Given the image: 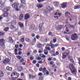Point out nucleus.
<instances>
[{
    "label": "nucleus",
    "mask_w": 80,
    "mask_h": 80,
    "mask_svg": "<svg viewBox=\"0 0 80 80\" xmlns=\"http://www.w3.org/2000/svg\"><path fill=\"white\" fill-rule=\"evenodd\" d=\"M69 69H70L71 73L72 74H74L75 73V75H76V73H77V70L75 68V67L73 66V65L72 64H70L69 65Z\"/></svg>",
    "instance_id": "1"
},
{
    "label": "nucleus",
    "mask_w": 80,
    "mask_h": 80,
    "mask_svg": "<svg viewBox=\"0 0 80 80\" xmlns=\"http://www.w3.org/2000/svg\"><path fill=\"white\" fill-rule=\"evenodd\" d=\"M5 41V40H4L3 39H1L0 40V46L2 47V48H5V44H4V42Z\"/></svg>",
    "instance_id": "2"
},
{
    "label": "nucleus",
    "mask_w": 80,
    "mask_h": 80,
    "mask_svg": "<svg viewBox=\"0 0 80 80\" xmlns=\"http://www.w3.org/2000/svg\"><path fill=\"white\" fill-rule=\"evenodd\" d=\"M20 75V74L18 73H17L16 72H14L12 74H11V77H13V76H15L16 77L15 78H17L18 77H19Z\"/></svg>",
    "instance_id": "3"
},
{
    "label": "nucleus",
    "mask_w": 80,
    "mask_h": 80,
    "mask_svg": "<svg viewBox=\"0 0 80 80\" xmlns=\"http://www.w3.org/2000/svg\"><path fill=\"white\" fill-rule=\"evenodd\" d=\"M18 3H14L12 5V8H16V11H18Z\"/></svg>",
    "instance_id": "4"
},
{
    "label": "nucleus",
    "mask_w": 80,
    "mask_h": 80,
    "mask_svg": "<svg viewBox=\"0 0 80 80\" xmlns=\"http://www.w3.org/2000/svg\"><path fill=\"white\" fill-rule=\"evenodd\" d=\"M77 38V35L76 34H72L71 36V39L72 40H76Z\"/></svg>",
    "instance_id": "5"
},
{
    "label": "nucleus",
    "mask_w": 80,
    "mask_h": 80,
    "mask_svg": "<svg viewBox=\"0 0 80 80\" xmlns=\"http://www.w3.org/2000/svg\"><path fill=\"white\" fill-rule=\"evenodd\" d=\"M10 62V60L8 58H6L3 61L4 63L6 64L7 63H9Z\"/></svg>",
    "instance_id": "6"
},
{
    "label": "nucleus",
    "mask_w": 80,
    "mask_h": 80,
    "mask_svg": "<svg viewBox=\"0 0 80 80\" xmlns=\"http://www.w3.org/2000/svg\"><path fill=\"white\" fill-rule=\"evenodd\" d=\"M30 17V14L28 13H27L24 16V19L27 20V19H28Z\"/></svg>",
    "instance_id": "7"
},
{
    "label": "nucleus",
    "mask_w": 80,
    "mask_h": 80,
    "mask_svg": "<svg viewBox=\"0 0 80 80\" xmlns=\"http://www.w3.org/2000/svg\"><path fill=\"white\" fill-rule=\"evenodd\" d=\"M67 4L66 2H64L61 4V7L62 8H67Z\"/></svg>",
    "instance_id": "8"
},
{
    "label": "nucleus",
    "mask_w": 80,
    "mask_h": 80,
    "mask_svg": "<svg viewBox=\"0 0 80 80\" xmlns=\"http://www.w3.org/2000/svg\"><path fill=\"white\" fill-rule=\"evenodd\" d=\"M39 28L41 31H42V30H43L44 29V28L42 27V25L41 24H39Z\"/></svg>",
    "instance_id": "9"
},
{
    "label": "nucleus",
    "mask_w": 80,
    "mask_h": 80,
    "mask_svg": "<svg viewBox=\"0 0 80 80\" xmlns=\"http://www.w3.org/2000/svg\"><path fill=\"white\" fill-rule=\"evenodd\" d=\"M37 7L38 8H42L43 7V5L42 4H38L37 5Z\"/></svg>",
    "instance_id": "10"
},
{
    "label": "nucleus",
    "mask_w": 80,
    "mask_h": 80,
    "mask_svg": "<svg viewBox=\"0 0 80 80\" xmlns=\"http://www.w3.org/2000/svg\"><path fill=\"white\" fill-rule=\"evenodd\" d=\"M18 24L20 27V28H23V24L21 23L20 22H19Z\"/></svg>",
    "instance_id": "11"
},
{
    "label": "nucleus",
    "mask_w": 80,
    "mask_h": 80,
    "mask_svg": "<svg viewBox=\"0 0 80 80\" xmlns=\"http://www.w3.org/2000/svg\"><path fill=\"white\" fill-rule=\"evenodd\" d=\"M18 72H21L23 70V68L22 67H18Z\"/></svg>",
    "instance_id": "12"
},
{
    "label": "nucleus",
    "mask_w": 80,
    "mask_h": 80,
    "mask_svg": "<svg viewBox=\"0 0 80 80\" xmlns=\"http://www.w3.org/2000/svg\"><path fill=\"white\" fill-rule=\"evenodd\" d=\"M6 69L8 71H12V68H10L8 66L6 68Z\"/></svg>",
    "instance_id": "13"
},
{
    "label": "nucleus",
    "mask_w": 80,
    "mask_h": 80,
    "mask_svg": "<svg viewBox=\"0 0 80 80\" xmlns=\"http://www.w3.org/2000/svg\"><path fill=\"white\" fill-rule=\"evenodd\" d=\"M36 76H32V75H29V79H31V78H35Z\"/></svg>",
    "instance_id": "14"
},
{
    "label": "nucleus",
    "mask_w": 80,
    "mask_h": 80,
    "mask_svg": "<svg viewBox=\"0 0 80 80\" xmlns=\"http://www.w3.org/2000/svg\"><path fill=\"white\" fill-rule=\"evenodd\" d=\"M70 15V14L69 12H66L65 13V16L66 17H68V16Z\"/></svg>",
    "instance_id": "15"
},
{
    "label": "nucleus",
    "mask_w": 80,
    "mask_h": 80,
    "mask_svg": "<svg viewBox=\"0 0 80 80\" xmlns=\"http://www.w3.org/2000/svg\"><path fill=\"white\" fill-rule=\"evenodd\" d=\"M35 28L34 25H31L29 28L30 30H33Z\"/></svg>",
    "instance_id": "16"
},
{
    "label": "nucleus",
    "mask_w": 80,
    "mask_h": 80,
    "mask_svg": "<svg viewBox=\"0 0 80 80\" xmlns=\"http://www.w3.org/2000/svg\"><path fill=\"white\" fill-rule=\"evenodd\" d=\"M80 8V6H75L74 8L75 10H76V9H79Z\"/></svg>",
    "instance_id": "17"
},
{
    "label": "nucleus",
    "mask_w": 80,
    "mask_h": 80,
    "mask_svg": "<svg viewBox=\"0 0 80 80\" xmlns=\"http://www.w3.org/2000/svg\"><path fill=\"white\" fill-rule=\"evenodd\" d=\"M16 23H17V22L15 20L12 21L11 22V24H13V25H16Z\"/></svg>",
    "instance_id": "18"
},
{
    "label": "nucleus",
    "mask_w": 80,
    "mask_h": 80,
    "mask_svg": "<svg viewBox=\"0 0 80 80\" xmlns=\"http://www.w3.org/2000/svg\"><path fill=\"white\" fill-rule=\"evenodd\" d=\"M10 28L11 30H14V29H15L16 28L15 27L13 26V25H11L10 26Z\"/></svg>",
    "instance_id": "19"
},
{
    "label": "nucleus",
    "mask_w": 80,
    "mask_h": 80,
    "mask_svg": "<svg viewBox=\"0 0 80 80\" xmlns=\"http://www.w3.org/2000/svg\"><path fill=\"white\" fill-rule=\"evenodd\" d=\"M23 18V14H21L19 16V20H22Z\"/></svg>",
    "instance_id": "20"
},
{
    "label": "nucleus",
    "mask_w": 80,
    "mask_h": 80,
    "mask_svg": "<svg viewBox=\"0 0 80 80\" xmlns=\"http://www.w3.org/2000/svg\"><path fill=\"white\" fill-rule=\"evenodd\" d=\"M8 10H9V8L8 7L4 9V12H7Z\"/></svg>",
    "instance_id": "21"
},
{
    "label": "nucleus",
    "mask_w": 80,
    "mask_h": 80,
    "mask_svg": "<svg viewBox=\"0 0 80 80\" xmlns=\"http://www.w3.org/2000/svg\"><path fill=\"white\" fill-rule=\"evenodd\" d=\"M8 13L7 12H5L4 14H3V16L4 17H7V16H8Z\"/></svg>",
    "instance_id": "22"
},
{
    "label": "nucleus",
    "mask_w": 80,
    "mask_h": 80,
    "mask_svg": "<svg viewBox=\"0 0 80 80\" xmlns=\"http://www.w3.org/2000/svg\"><path fill=\"white\" fill-rule=\"evenodd\" d=\"M9 30V28H8V27L4 29V31H5V32H7V31H8Z\"/></svg>",
    "instance_id": "23"
},
{
    "label": "nucleus",
    "mask_w": 80,
    "mask_h": 80,
    "mask_svg": "<svg viewBox=\"0 0 80 80\" xmlns=\"http://www.w3.org/2000/svg\"><path fill=\"white\" fill-rule=\"evenodd\" d=\"M0 77H3V73L2 71H0Z\"/></svg>",
    "instance_id": "24"
},
{
    "label": "nucleus",
    "mask_w": 80,
    "mask_h": 80,
    "mask_svg": "<svg viewBox=\"0 0 80 80\" xmlns=\"http://www.w3.org/2000/svg\"><path fill=\"white\" fill-rule=\"evenodd\" d=\"M46 69L47 68L45 67L43 68L42 69V73H45L46 72Z\"/></svg>",
    "instance_id": "25"
},
{
    "label": "nucleus",
    "mask_w": 80,
    "mask_h": 80,
    "mask_svg": "<svg viewBox=\"0 0 80 80\" xmlns=\"http://www.w3.org/2000/svg\"><path fill=\"white\" fill-rule=\"evenodd\" d=\"M25 41H26V42H30V39H29L28 38H26Z\"/></svg>",
    "instance_id": "26"
},
{
    "label": "nucleus",
    "mask_w": 80,
    "mask_h": 80,
    "mask_svg": "<svg viewBox=\"0 0 80 80\" xmlns=\"http://www.w3.org/2000/svg\"><path fill=\"white\" fill-rule=\"evenodd\" d=\"M38 52L39 53H42L43 52V49L42 48L40 49L39 50Z\"/></svg>",
    "instance_id": "27"
},
{
    "label": "nucleus",
    "mask_w": 80,
    "mask_h": 80,
    "mask_svg": "<svg viewBox=\"0 0 80 80\" xmlns=\"http://www.w3.org/2000/svg\"><path fill=\"white\" fill-rule=\"evenodd\" d=\"M47 10L48 11H51L52 10V8H50V7H49L47 8Z\"/></svg>",
    "instance_id": "28"
},
{
    "label": "nucleus",
    "mask_w": 80,
    "mask_h": 80,
    "mask_svg": "<svg viewBox=\"0 0 80 80\" xmlns=\"http://www.w3.org/2000/svg\"><path fill=\"white\" fill-rule=\"evenodd\" d=\"M44 62H45V60H44L43 61H40L38 62V63L41 64L42 63H44Z\"/></svg>",
    "instance_id": "29"
},
{
    "label": "nucleus",
    "mask_w": 80,
    "mask_h": 80,
    "mask_svg": "<svg viewBox=\"0 0 80 80\" xmlns=\"http://www.w3.org/2000/svg\"><path fill=\"white\" fill-rule=\"evenodd\" d=\"M16 58H18V59L19 60H20L21 58V56H16Z\"/></svg>",
    "instance_id": "30"
},
{
    "label": "nucleus",
    "mask_w": 80,
    "mask_h": 80,
    "mask_svg": "<svg viewBox=\"0 0 80 80\" xmlns=\"http://www.w3.org/2000/svg\"><path fill=\"white\" fill-rule=\"evenodd\" d=\"M59 28L58 29V30H61L62 28H63V26L61 25L59 26Z\"/></svg>",
    "instance_id": "31"
},
{
    "label": "nucleus",
    "mask_w": 80,
    "mask_h": 80,
    "mask_svg": "<svg viewBox=\"0 0 80 80\" xmlns=\"http://www.w3.org/2000/svg\"><path fill=\"white\" fill-rule=\"evenodd\" d=\"M67 57V56L65 55H62V59H65Z\"/></svg>",
    "instance_id": "32"
},
{
    "label": "nucleus",
    "mask_w": 80,
    "mask_h": 80,
    "mask_svg": "<svg viewBox=\"0 0 80 80\" xmlns=\"http://www.w3.org/2000/svg\"><path fill=\"white\" fill-rule=\"evenodd\" d=\"M22 56H23V57H27V54H26L25 53H23L22 54Z\"/></svg>",
    "instance_id": "33"
},
{
    "label": "nucleus",
    "mask_w": 80,
    "mask_h": 80,
    "mask_svg": "<svg viewBox=\"0 0 80 80\" xmlns=\"http://www.w3.org/2000/svg\"><path fill=\"white\" fill-rule=\"evenodd\" d=\"M45 48L46 49V50H48L49 51H50V48L49 47H45Z\"/></svg>",
    "instance_id": "34"
},
{
    "label": "nucleus",
    "mask_w": 80,
    "mask_h": 80,
    "mask_svg": "<svg viewBox=\"0 0 80 80\" xmlns=\"http://www.w3.org/2000/svg\"><path fill=\"white\" fill-rule=\"evenodd\" d=\"M38 48H41L42 47V45L40 44H39L38 45Z\"/></svg>",
    "instance_id": "35"
},
{
    "label": "nucleus",
    "mask_w": 80,
    "mask_h": 80,
    "mask_svg": "<svg viewBox=\"0 0 80 80\" xmlns=\"http://www.w3.org/2000/svg\"><path fill=\"white\" fill-rule=\"evenodd\" d=\"M4 34V33L3 32H0V36H1V35H3Z\"/></svg>",
    "instance_id": "36"
},
{
    "label": "nucleus",
    "mask_w": 80,
    "mask_h": 80,
    "mask_svg": "<svg viewBox=\"0 0 80 80\" xmlns=\"http://www.w3.org/2000/svg\"><path fill=\"white\" fill-rule=\"evenodd\" d=\"M43 78L42 77H40L39 78V80H43Z\"/></svg>",
    "instance_id": "37"
},
{
    "label": "nucleus",
    "mask_w": 80,
    "mask_h": 80,
    "mask_svg": "<svg viewBox=\"0 0 80 80\" xmlns=\"http://www.w3.org/2000/svg\"><path fill=\"white\" fill-rule=\"evenodd\" d=\"M38 76H42L43 75V73L42 72H40L38 74Z\"/></svg>",
    "instance_id": "38"
},
{
    "label": "nucleus",
    "mask_w": 80,
    "mask_h": 80,
    "mask_svg": "<svg viewBox=\"0 0 80 80\" xmlns=\"http://www.w3.org/2000/svg\"><path fill=\"white\" fill-rule=\"evenodd\" d=\"M22 3H24L25 2V0H20Z\"/></svg>",
    "instance_id": "39"
},
{
    "label": "nucleus",
    "mask_w": 80,
    "mask_h": 80,
    "mask_svg": "<svg viewBox=\"0 0 80 80\" xmlns=\"http://www.w3.org/2000/svg\"><path fill=\"white\" fill-rule=\"evenodd\" d=\"M38 1L39 3H40L41 2H44L45 0H38Z\"/></svg>",
    "instance_id": "40"
},
{
    "label": "nucleus",
    "mask_w": 80,
    "mask_h": 80,
    "mask_svg": "<svg viewBox=\"0 0 80 80\" xmlns=\"http://www.w3.org/2000/svg\"><path fill=\"white\" fill-rule=\"evenodd\" d=\"M51 48H54V47H55V45L54 44H52L51 46Z\"/></svg>",
    "instance_id": "41"
},
{
    "label": "nucleus",
    "mask_w": 80,
    "mask_h": 80,
    "mask_svg": "<svg viewBox=\"0 0 80 80\" xmlns=\"http://www.w3.org/2000/svg\"><path fill=\"white\" fill-rule=\"evenodd\" d=\"M24 61V59H23L22 58L21 59L20 61V63H22V62H23Z\"/></svg>",
    "instance_id": "42"
},
{
    "label": "nucleus",
    "mask_w": 80,
    "mask_h": 80,
    "mask_svg": "<svg viewBox=\"0 0 80 80\" xmlns=\"http://www.w3.org/2000/svg\"><path fill=\"white\" fill-rule=\"evenodd\" d=\"M54 3L56 5H58V4H59V2H54Z\"/></svg>",
    "instance_id": "43"
},
{
    "label": "nucleus",
    "mask_w": 80,
    "mask_h": 80,
    "mask_svg": "<svg viewBox=\"0 0 80 80\" xmlns=\"http://www.w3.org/2000/svg\"><path fill=\"white\" fill-rule=\"evenodd\" d=\"M70 62H71V63H73L74 61L72 59H71L70 60Z\"/></svg>",
    "instance_id": "44"
},
{
    "label": "nucleus",
    "mask_w": 80,
    "mask_h": 80,
    "mask_svg": "<svg viewBox=\"0 0 80 80\" xmlns=\"http://www.w3.org/2000/svg\"><path fill=\"white\" fill-rule=\"evenodd\" d=\"M40 38V37L39 35H37L36 36V38L37 39H39V38Z\"/></svg>",
    "instance_id": "45"
},
{
    "label": "nucleus",
    "mask_w": 80,
    "mask_h": 80,
    "mask_svg": "<svg viewBox=\"0 0 80 80\" xmlns=\"http://www.w3.org/2000/svg\"><path fill=\"white\" fill-rule=\"evenodd\" d=\"M21 42H24V38H22L21 39Z\"/></svg>",
    "instance_id": "46"
},
{
    "label": "nucleus",
    "mask_w": 80,
    "mask_h": 80,
    "mask_svg": "<svg viewBox=\"0 0 80 80\" xmlns=\"http://www.w3.org/2000/svg\"><path fill=\"white\" fill-rule=\"evenodd\" d=\"M57 42V39L56 38L54 39L53 40V42L54 43H55V42Z\"/></svg>",
    "instance_id": "47"
},
{
    "label": "nucleus",
    "mask_w": 80,
    "mask_h": 80,
    "mask_svg": "<svg viewBox=\"0 0 80 80\" xmlns=\"http://www.w3.org/2000/svg\"><path fill=\"white\" fill-rule=\"evenodd\" d=\"M54 63V62L53 61L51 62L50 63V65H53V63Z\"/></svg>",
    "instance_id": "48"
},
{
    "label": "nucleus",
    "mask_w": 80,
    "mask_h": 80,
    "mask_svg": "<svg viewBox=\"0 0 80 80\" xmlns=\"http://www.w3.org/2000/svg\"><path fill=\"white\" fill-rule=\"evenodd\" d=\"M9 40L10 41H12V38L11 37H9Z\"/></svg>",
    "instance_id": "49"
},
{
    "label": "nucleus",
    "mask_w": 80,
    "mask_h": 80,
    "mask_svg": "<svg viewBox=\"0 0 80 80\" xmlns=\"http://www.w3.org/2000/svg\"><path fill=\"white\" fill-rule=\"evenodd\" d=\"M52 60V58H49L48 59V61H51Z\"/></svg>",
    "instance_id": "50"
},
{
    "label": "nucleus",
    "mask_w": 80,
    "mask_h": 80,
    "mask_svg": "<svg viewBox=\"0 0 80 80\" xmlns=\"http://www.w3.org/2000/svg\"><path fill=\"white\" fill-rule=\"evenodd\" d=\"M13 18H14V19H17V17H16V16L15 15H14L13 16Z\"/></svg>",
    "instance_id": "51"
},
{
    "label": "nucleus",
    "mask_w": 80,
    "mask_h": 80,
    "mask_svg": "<svg viewBox=\"0 0 80 80\" xmlns=\"http://www.w3.org/2000/svg\"><path fill=\"white\" fill-rule=\"evenodd\" d=\"M48 40H49V39H48V38H46L45 40V41L46 42H47Z\"/></svg>",
    "instance_id": "52"
},
{
    "label": "nucleus",
    "mask_w": 80,
    "mask_h": 80,
    "mask_svg": "<svg viewBox=\"0 0 80 80\" xmlns=\"http://www.w3.org/2000/svg\"><path fill=\"white\" fill-rule=\"evenodd\" d=\"M48 34L49 35H51V36H52V32H50L48 33Z\"/></svg>",
    "instance_id": "53"
},
{
    "label": "nucleus",
    "mask_w": 80,
    "mask_h": 80,
    "mask_svg": "<svg viewBox=\"0 0 80 80\" xmlns=\"http://www.w3.org/2000/svg\"><path fill=\"white\" fill-rule=\"evenodd\" d=\"M43 71V68H39V71L40 72H42V71Z\"/></svg>",
    "instance_id": "54"
},
{
    "label": "nucleus",
    "mask_w": 80,
    "mask_h": 80,
    "mask_svg": "<svg viewBox=\"0 0 80 80\" xmlns=\"http://www.w3.org/2000/svg\"><path fill=\"white\" fill-rule=\"evenodd\" d=\"M52 61H56V58H54L52 59Z\"/></svg>",
    "instance_id": "55"
},
{
    "label": "nucleus",
    "mask_w": 80,
    "mask_h": 80,
    "mask_svg": "<svg viewBox=\"0 0 80 80\" xmlns=\"http://www.w3.org/2000/svg\"><path fill=\"white\" fill-rule=\"evenodd\" d=\"M36 67H37L38 68L40 67V64H36Z\"/></svg>",
    "instance_id": "56"
},
{
    "label": "nucleus",
    "mask_w": 80,
    "mask_h": 80,
    "mask_svg": "<svg viewBox=\"0 0 80 80\" xmlns=\"http://www.w3.org/2000/svg\"><path fill=\"white\" fill-rule=\"evenodd\" d=\"M45 57H46V56H45V55L42 54V58H45Z\"/></svg>",
    "instance_id": "57"
},
{
    "label": "nucleus",
    "mask_w": 80,
    "mask_h": 80,
    "mask_svg": "<svg viewBox=\"0 0 80 80\" xmlns=\"http://www.w3.org/2000/svg\"><path fill=\"white\" fill-rule=\"evenodd\" d=\"M37 60H41V58H40V57H38L37 58Z\"/></svg>",
    "instance_id": "58"
},
{
    "label": "nucleus",
    "mask_w": 80,
    "mask_h": 80,
    "mask_svg": "<svg viewBox=\"0 0 80 80\" xmlns=\"http://www.w3.org/2000/svg\"><path fill=\"white\" fill-rule=\"evenodd\" d=\"M56 55H59V52H58L57 51V52H56Z\"/></svg>",
    "instance_id": "59"
},
{
    "label": "nucleus",
    "mask_w": 80,
    "mask_h": 80,
    "mask_svg": "<svg viewBox=\"0 0 80 80\" xmlns=\"http://www.w3.org/2000/svg\"><path fill=\"white\" fill-rule=\"evenodd\" d=\"M61 50H62V51H64L65 50V48H64V47L62 48Z\"/></svg>",
    "instance_id": "60"
},
{
    "label": "nucleus",
    "mask_w": 80,
    "mask_h": 80,
    "mask_svg": "<svg viewBox=\"0 0 80 80\" xmlns=\"http://www.w3.org/2000/svg\"><path fill=\"white\" fill-rule=\"evenodd\" d=\"M33 63H34L35 64V63H37V61H36V60H34L33 61Z\"/></svg>",
    "instance_id": "61"
},
{
    "label": "nucleus",
    "mask_w": 80,
    "mask_h": 80,
    "mask_svg": "<svg viewBox=\"0 0 80 80\" xmlns=\"http://www.w3.org/2000/svg\"><path fill=\"white\" fill-rule=\"evenodd\" d=\"M24 8V6H23V5H22L20 6V8Z\"/></svg>",
    "instance_id": "62"
},
{
    "label": "nucleus",
    "mask_w": 80,
    "mask_h": 80,
    "mask_svg": "<svg viewBox=\"0 0 80 80\" xmlns=\"http://www.w3.org/2000/svg\"><path fill=\"white\" fill-rule=\"evenodd\" d=\"M55 15H58V12H56L55 13Z\"/></svg>",
    "instance_id": "63"
},
{
    "label": "nucleus",
    "mask_w": 80,
    "mask_h": 80,
    "mask_svg": "<svg viewBox=\"0 0 80 80\" xmlns=\"http://www.w3.org/2000/svg\"><path fill=\"white\" fill-rule=\"evenodd\" d=\"M78 60H79V64L80 65V58H78Z\"/></svg>",
    "instance_id": "64"
}]
</instances>
